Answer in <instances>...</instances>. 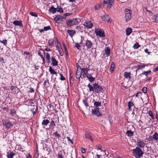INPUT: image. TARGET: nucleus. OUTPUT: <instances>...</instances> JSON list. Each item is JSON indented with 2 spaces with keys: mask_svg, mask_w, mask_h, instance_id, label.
Listing matches in <instances>:
<instances>
[{
  "mask_svg": "<svg viewBox=\"0 0 158 158\" xmlns=\"http://www.w3.org/2000/svg\"><path fill=\"white\" fill-rule=\"evenodd\" d=\"M92 113L98 116H101L102 114L99 111V109L98 108H95L94 110H92Z\"/></svg>",
  "mask_w": 158,
  "mask_h": 158,
  "instance_id": "0eeeda50",
  "label": "nucleus"
},
{
  "mask_svg": "<svg viewBox=\"0 0 158 158\" xmlns=\"http://www.w3.org/2000/svg\"><path fill=\"white\" fill-rule=\"evenodd\" d=\"M153 138L156 141L158 140V133L156 132H155L154 134L153 135Z\"/></svg>",
  "mask_w": 158,
  "mask_h": 158,
  "instance_id": "c85d7f7f",
  "label": "nucleus"
},
{
  "mask_svg": "<svg viewBox=\"0 0 158 158\" xmlns=\"http://www.w3.org/2000/svg\"><path fill=\"white\" fill-rule=\"evenodd\" d=\"M72 14L71 13H66V14H64L63 16V17H65V18H66V17L67 16H69L70 15H71Z\"/></svg>",
  "mask_w": 158,
  "mask_h": 158,
  "instance_id": "052dcab7",
  "label": "nucleus"
},
{
  "mask_svg": "<svg viewBox=\"0 0 158 158\" xmlns=\"http://www.w3.org/2000/svg\"><path fill=\"white\" fill-rule=\"evenodd\" d=\"M142 90L143 93H145L147 92V88L146 87H144L142 89Z\"/></svg>",
  "mask_w": 158,
  "mask_h": 158,
  "instance_id": "6e6d98bb",
  "label": "nucleus"
},
{
  "mask_svg": "<svg viewBox=\"0 0 158 158\" xmlns=\"http://www.w3.org/2000/svg\"><path fill=\"white\" fill-rule=\"evenodd\" d=\"M67 32L71 37L76 33L75 31L73 30H68Z\"/></svg>",
  "mask_w": 158,
  "mask_h": 158,
  "instance_id": "393cba45",
  "label": "nucleus"
},
{
  "mask_svg": "<svg viewBox=\"0 0 158 158\" xmlns=\"http://www.w3.org/2000/svg\"><path fill=\"white\" fill-rule=\"evenodd\" d=\"M44 30L45 31H48V30H51V28L50 26L45 27H44Z\"/></svg>",
  "mask_w": 158,
  "mask_h": 158,
  "instance_id": "3c124183",
  "label": "nucleus"
},
{
  "mask_svg": "<svg viewBox=\"0 0 158 158\" xmlns=\"http://www.w3.org/2000/svg\"><path fill=\"white\" fill-rule=\"evenodd\" d=\"M46 54V60L48 63H49L50 62V55L48 53H47Z\"/></svg>",
  "mask_w": 158,
  "mask_h": 158,
  "instance_id": "2f4dec72",
  "label": "nucleus"
},
{
  "mask_svg": "<svg viewBox=\"0 0 158 158\" xmlns=\"http://www.w3.org/2000/svg\"><path fill=\"white\" fill-rule=\"evenodd\" d=\"M145 66L146 65L144 64H143L142 65H139L136 66V68H137L136 71H137V70H138L139 69H142V68L145 67Z\"/></svg>",
  "mask_w": 158,
  "mask_h": 158,
  "instance_id": "473e14b6",
  "label": "nucleus"
},
{
  "mask_svg": "<svg viewBox=\"0 0 158 158\" xmlns=\"http://www.w3.org/2000/svg\"><path fill=\"white\" fill-rule=\"evenodd\" d=\"M48 44L49 46L52 47L54 45V40H49Z\"/></svg>",
  "mask_w": 158,
  "mask_h": 158,
  "instance_id": "37998d69",
  "label": "nucleus"
},
{
  "mask_svg": "<svg viewBox=\"0 0 158 158\" xmlns=\"http://www.w3.org/2000/svg\"><path fill=\"white\" fill-rule=\"evenodd\" d=\"M73 20H74V22H75V24H77V23L79 22L80 21V19H78V18H76L75 19H73Z\"/></svg>",
  "mask_w": 158,
  "mask_h": 158,
  "instance_id": "864d4df0",
  "label": "nucleus"
},
{
  "mask_svg": "<svg viewBox=\"0 0 158 158\" xmlns=\"http://www.w3.org/2000/svg\"><path fill=\"white\" fill-rule=\"evenodd\" d=\"M49 71L52 74H56V72L53 69H52V67L51 66H50L49 67Z\"/></svg>",
  "mask_w": 158,
  "mask_h": 158,
  "instance_id": "7c9ffc66",
  "label": "nucleus"
},
{
  "mask_svg": "<svg viewBox=\"0 0 158 158\" xmlns=\"http://www.w3.org/2000/svg\"><path fill=\"white\" fill-rule=\"evenodd\" d=\"M94 105L97 108L98 106H101V103L99 102H95L94 103Z\"/></svg>",
  "mask_w": 158,
  "mask_h": 158,
  "instance_id": "58836bf2",
  "label": "nucleus"
},
{
  "mask_svg": "<svg viewBox=\"0 0 158 158\" xmlns=\"http://www.w3.org/2000/svg\"><path fill=\"white\" fill-rule=\"evenodd\" d=\"M58 156L59 158H63L62 155L60 153H58Z\"/></svg>",
  "mask_w": 158,
  "mask_h": 158,
  "instance_id": "338daca9",
  "label": "nucleus"
},
{
  "mask_svg": "<svg viewBox=\"0 0 158 158\" xmlns=\"http://www.w3.org/2000/svg\"><path fill=\"white\" fill-rule=\"evenodd\" d=\"M149 115L153 119H154V116L152 114V113L151 110H149L148 112Z\"/></svg>",
  "mask_w": 158,
  "mask_h": 158,
  "instance_id": "49530a36",
  "label": "nucleus"
},
{
  "mask_svg": "<svg viewBox=\"0 0 158 158\" xmlns=\"http://www.w3.org/2000/svg\"><path fill=\"white\" fill-rule=\"evenodd\" d=\"M60 79L61 81H64L65 80V77L63 76L62 74L61 73L60 74Z\"/></svg>",
  "mask_w": 158,
  "mask_h": 158,
  "instance_id": "de8ad7c7",
  "label": "nucleus"
},
{
  "mask_svg": "<svg viewBox=\"0 0 158 158\" xmlns=\"http://www.w3.org/2000/svg\"><path fill=\"white\" fill-rule=\"evenodd\" d=\"M66 18L63 17V16H61L60 15H57L54 19L55 21L57 23H60L62 21L63 19H65Z\"/></svg>",
  "mask_w": 158,
  "mask_h": 158,
  "instance_id": "39448f33",
  "label": "nucleus"
},
{
  "mask_svg": "<svg viewBox=\"0 0 158 158\" xmlns=\"http://www.w3.org/2000/svg\"><path fill=\"white\" fill-rule=\"evenodd\" d=\"M83 102L84 105L86 106H88V99L86 98H85L83 100Z\"/></svg>",
  "mask_w": 158,
  "mask_h": 158,
  "instance_id": "4c0bfd02",
  "label": "nucleus"
},
{
  "mask_svg": "<svg viewBox=\"0 0 158 158\" xmlns=\"http://www.w3.org/2000/svg\"><path fill=\"white\" fill-rule=\"evenodd\" d=\"M95 33L97 36L100 37L105 36V33L104 30L102 29H98L95 30Z\"/></svg>",
  "mask_w": 158,
  "mask_h": 158,
  "instance_id": "7ed1b4c3",
  "label": "nucleus"
},
{
  "mask_svg": "<svg viewBox=\"0 0 158 158\" xmlns=\"http://www.w3.org/2000/svg\"><path fill=\"white\" fill-rule=\"evenodd\" d=\"M30 14L32 16H33L35 17H37L38 16L37 15L35 12H31L30 13Z\"/></svg>",
  "mask_w": 158,
  "mask_h": 158,
  "instance_id": "a18cd8bd",
  "label": "nucleus"
},
{
  "mask_svg": "<svg viewBox=\"0 0 158 158\" xmlns=\"http://www.w3.org/2000/svg\"><path fill=\"white\" fill-rule=\"evenodd\" d=\"M27 158H32V156L30 154L28 153L27 155Z\"/></svg>",
  "mask_w": 158,
  "mask_h": 158,
  "instance_id": "774afa93",
  "label": "nucleus"
},
{
  "mask_svg": "<svg viewBox=\"0 0 158 158\" xmlns=\"http://www.w3.org/2000/svg\"><path fill=\"white\" fill-rule=\"evenodd\" d=\"M115 67V65L114 62H112L110 65V71L111 73H112L114 71Z\"/></svg>",
  "mask_w": 158,
  "mask_h": 158,
  "instance_id": "4be33fe9",
  "label": "nucleus"
},
{
  "mask_svg": "<svg viewBox=\"0 0 158 158\" xmlns=\"http://www.w3.org/2000/svg\"><path fill=\"white\" fill-rule=\"evenodd\" d=\"M153 19L154 20V22L158 23V14L153 17Z\"/></svg>",
  "mask_w": 158,
  "mask_h": 158,
  "instance_id": "e433bc0d",
  "label": "nucleus"
},
{
  "mask_svg": "<svg viewBox=\"0 0 158 158\" xmlns=\"http://www.w3.org/2000/svg\"><path fill=\"white\" fill-rule=\"evenodd\" d=\"M103 6L102 5H101L99 4H97L95 6V10H98L100 9V8H102Z\"/></svg>",
  "mask_w": 158,
  "mask_h": 158,
  "instance_id": "c9c22d12",
  "label": "nucleus"
},
{
  "mask_svg": "<svg viewBox=\"0 0 158 158\" xmlns=\"http://www.w3.org/2000/svg\"><path fill=\"white\" fill-rule=\"evenodd\" d=\"M64 49H65V53L66 55H68V52L67 50V48H66V46H65V45H64Z\"/></svg>",
  "mask_w": 158,
  "mask_h": 158,
  "instance_id": "69168bd1",
  "label": "nucleus"
},
{
  "mask_svg": "<svg viewBox=\"0 0 158 158\" xmlns=\"http://www.w3.org/2000/svg\"><path fill=\"white\" fill-rule=\"evenodd\" d=\"M132 12L131 10H129L127 9L125 10V20L126 22L128 21L130 19L131 17V12Z\"/></svg>",
  "mask_w": 158,
  "mask_h": 158,
  "instance_id": "f03ea898",
  "label": "nucleus"
},
{
  "mask_svg": "<svg viewBox=\"0 0 158 158\" xmlns=\"http://www.w3.org/2000/svg\"><path fill=\"white\" fill-rule=\"evenodd\" d=\"M75 22H74V20L71 19H67L66 20V24L68 27H70L74 25L75 24Z\"/></svg>",
  "mask_w": 158,
  "mask_h": 158,
  "instance_id": "1a4fd4ad",
  "label": "nucleus"
},
{
  "mask_svg": "<svg viewBox=\"0 0 158 158\" xmlns=\"http://www.w3.org/2000/svg\"><path fill=\"white\" fill-rule=\"evenodd\" d=\"M2 122L3 124L4 125L6 126L7 125V124L8 122H7L5 120H2Z\"/></svg>",
  "mask_w": 158,
  "mask_h": 158,
  "instance_id": "680f3d73",
  "label": "nucleus"
},
{
  "mask_svg": "<svg viewBox=\"0 0 158 158\" xmlns=\"http://www.w3.org/2000/svg\"><path fill=\"white\" fill-rule=\"evenodd\" d=\"M132 152L136 158H139L142 156L143 153L142 150L138 147L132 150Z\"/></svg>",
  "mask_w": 158,
  "mask_h": 158,
  "instance_id": "f257e3e1",
  "label": "nucleus"
},
{
  "mask_svg": "<svg viewBox=\"0 0 158 158\" xmlns=\"http://www.w3.org/2000/svg\"><path fill=\"white\" fill-rule=\"evenodd\" d=\"M151 73V71L149 70L148 71L144 72V73H142L140 75H143V74H144L147 76H148V74H150Z\"/></svg>",
  "mask_w": 158,
  "mask_h": 158,
  "instance_id": "79ce46f5",
  "label": "nucleus"
},
{
  "mask_svg": "<svg viewBox=\"0 0 158 158\" xmlns=\"http://www.w3.org/2000/svg\"><path fill=\"white\" fill-rule=\"evenodd\" d=\"M51 60L52 64L53 66H55L58 65V62L54 57H52Z\"/></svg>",
  "mask_w": 158,
  "mask_h": 158,
  "instance_id": "5701e85b",
  "label": "nucleus"
},
{
  "mask_svg": "<svg viewBox=\"0 0 158 158\" xmlns=\"http://www.w3.org/2000/svg\"><path fill=\"white\" fill-rule=\"evenodd\" d=\"M93 87H94V91L96 93H99L100 92L103 91V89L102 86L98 85V84H94Z\"/></svg>",
  "mask_w": 158,
  "mask_h": 158,
  "instance_id": "20e7f679",
  "label": "nucleus"
},
{
  "mask_svg": "<svg viewBox=\"0 0 158 158\" xmlns=\"http://www.w3.org/2000/svg\"><path fill=\"white\" fill-rule=\"evenodd\" d=\"M13 24L16 26H21L23 27V25L22 23V21L15 20L13 22Z\"/></svg>",
  "mask_w": 158,
  "mask_h": 158,
  "instance_id": "9b49d317",
  "label": "nucleus"
},
{
  "mask_svg": "<svg viewBox=\"0 0 158 158\" xmlns=\"http://www.w3.org/2000/svg\"><path fill=\"white\" fill-rule=\"evenodd\" d=\"M126 134L127 136L129 137H131L133 136L134 133L131 131L127 130L126 132Z\"/></svg>",
  "mask_w": 158,
  "mask_h": 158,
  "instance_id": "c756f323",
  "label": "nucleus"
},
{
  "mask_svg": "<svg viewBox=\"0 0 158 158\" xmlns=\"http://www.w3.org/2000/svg\"><path fill=\"white\" fill-rule=\"evenodd\" d=\"M87 77L91 82H93L95 79V77H93L90 74H88Z\"/></svg>",
  "mask_w": 158,
  "mask_h": 158,
  "instance_id": "4468645a",
  "label": "nucleus"
},
{
  "mask_svg": "<svg viewBox=\"0 0 158 158\" xmlns=\"http://www.w3.org/2000/svg\"><path fill=\"white\" fill-rule=\"evenodd\" d=\"M85 136L86 138L90 139L92 142L93 141V139L92 138L90 133L88 132H85Z\"/></svg>",
  "mask_w": 158,
  "mask_h": 158,
  "instance_id": "2eb2a0df",
  "label": "nucleus"
},
{
  "mask_svg": "<svg viewBox=\"0 0 158 158\" xmlns=\"http://www.w3.org/2000/svg\"><path fill=\"white\" fill-rule=\"evenodd\" d=\"M84 26L88 28H91L93 26V24L91 22L88 21L85 23Z\"/></svg>",
  "mask_w": 158,
  "mask_h": 158,
  "instance_id": "f8f14e48",
  "label": "nucleus"
},
{
  "mask_svg": "<svg viewBox=\"0 0 158 158\" xmlns=\"http://www.w3.org/2000/svg\"><path fill=\"white\" fill-rule=\"evenodd\" d=\"M148 140L149 141H153L154 139V138H153V136H150L148 139Z\"/></svg>",
  "mask_w": 158,
  "mask_h": 158,
  "instance_id": "e2e57ef3",
  "label": "nucleus"
},
{
  "mask_svg": "<svg viewBox=\"0 0 158 158\" xmlns=\"http://www.w3.org/2000/svg\"><path fill=\"white\" fill-rule=\"evenodd\" d=\"M82 44L80 42L78 43H75V47L79 50H81V49Z\"/></svg>",
  "mask_w": 158,
  "mask_h": 158,
  "instance_id": "a878e982",
  "label": "nucleus"
},
{
  "mask_svg": "<svg viewBox=\"0 0 158 158\" xmlns=\"http://www.w3.org/2000/svg\"><path fill=\"white\" fill-rule=\"evenodd\" d=\"M80 69L81 70L83 78H84L87 77V75L89 74L88 72L89 70V69L87 68H84L81 69L80 68Z\"/></svg>",
  "mask_w": 158,
  "mask_h": 158,
  "instance_id": "423d86ee",
  "label": "nucleus"
},
{
  "mask_svg": "<svg viewBox=\"0 0 158 158\" xmlns=\"http://www.w3.org/2000/svg\"><path fill=\"white\" fill-rule=\"evenodd\" d=\"M105 54L107 56H109L110 54V49L109 47L106 48L104 49Z\"/></svg>",
  "mask_w": 158,
  "mask_h": 158,
  "instance_id": "6ab92c4d",
  "label": "nucleus"
},
{
  "mask_svg": "<svg viewBox=\"0 0 158 158\" xmlns=\"http://www.w3.org/2000/svg\"><path fill=\"white\" fill-rule=\"evenodd\" d=\"M108 117H109V122L110 124H111L113 122L112 118H111V116L109 115V116Z\"/></svg>",
  "mask_w": 158,
  "mask_h": 158,
  "instance_id": "0e129e2a",
  "label": "nucleus"
},
{
  "mask_svg": "<svg viewBox=\"0 0 158 158\" xmlns=\"http://www.w3.org/2000/svg\"><path fill=\"white\" fill-rule=\"evenodd\" d=\"M128 110H131V107L132 106H134V104L133 102L131 101L129 102H128Z\"/></svg>",
  "mask_w": 158,
  "mask_h": 158,
  "instance_id": "f704fd0d",
  "label": "nucleus"
},
{
  "mask_svg": "<svg viewBox=\"0 0 158 158\" xmlns=\"http://www.w3.org/2000/svg\"><path fill=\"white\" fill-rule=\"evenodd\" d=\"M58 41V40H56L55 41V44L57 49L60 48L61 47L60 44Z\"/></svg>",
  "mask_w": 158,
  "mask_h": 158,
  "instance_id": "bb28decb",
  "label": "nucleus"
},
{
  "mask_svg": "<svg viewBox=\"0 0 158 158\" xmlns=\"http://www.w3.org/2000/svg\"><path fill=\"white\" fill-rule=\"evenodd\" d=\"M127 35H129L132 31V29L130 27L127 28L126 30Z\"/></svg>",
  "mask_w": 158,
  "mask_h": 158,
  "instance_id": "cd10ccee",
  "label": "nucleus"
},
{
  "mask_svg": "<svg viewBox=\"0 0 158 158\" xmlns=\"http://www.w3.org/2000/svg\"><path fill=\"white\" fill-rule=\"evenodd\" d=\"M82 75L81 72V71H78V68L77 69L76 73V77L77 78L79 79Z\"/></svg>",
  "mask_w": 158,
  "mask_h": 158,
  "instance_id": "412c9836",
  "label": "nucleus"
},
{
  "mask_svg": "<svg viewBox=\"0 0 158 158\" xmlns=\"http://www.w3.org/2000/svg\"><path fill=\"white\" fill-rule=\"evenodd\" d=\"M137 144L138 146L141 148H143L145 145V143L140 140H138Z\"/></svg>",
  "mask_w": 158,
  "mask_h": 158,
  "instance_id": "ddd939ff",
  "label": "nucleus"
},
{
  "mask_svg": "<svg viewBox=\"0 0 158 158\" xmlns=\"http://www.w3.org/2000/svg\"><path fill=\"white\" fill-rule=\"evenodd\" d=\"M88 86L89 88V91H93L94 92V87H93V86H92L89 83L88 85Z\"/></svg>",
  "mask_w": 158,
  "mask_h": 158,
  "instance_id": "72a5a7b5",
  "label": "nucleus"
},
{
  "mask_svg": "<svg viewBox=\"0 0 158 158\" xmlns=\"http://www.w3.org/2000/svg\"><path fill=\"white\" fill-rule=\"evenodd\" d=\"M114 1V0H104V3L107 4V7L110 8L112 6Z\"/></svg>",
  "mask_w": 158,
  "mask_h": 158,
  "instance_id": "6e6552de",
  "label": "nucleus"
},
{
  "mask_svg": "<svg viewBox=\"0 0 158 158\" xmlns=\"http://www.w3.org/2000/svg\"><path fill=\"white\" fill-rule=\"evenodd\" d=\"M10 110V114L14 115L15 114V111L14 110Z\"/></svg>",
  "mask_w": 158,
  "mask_h": 158,
  "instance_id": "5fc2aeb1",
  "label": "nucleus"
},
{
  "mask_svg": "<svg viewBox=\"0 0 158 158\" xmlns=\"http://www.w3.org/2000/svg\"><path fill=\"white\" fill-rule=\"evenodd\" d=\"M12 126L13 124L8 122L7 124V125L6 126V127L8 128H10Z\"/></svg>",
  "mask_w": 158,
  "mask_h": 158,
  "instance_id": "09e8293b",
  "label": "nucleus"
},
{
  "mask_svg": "<svg viewBox=\"0 0 158 158\" xmlns=\"http://www.w3.org/2000/svg\"><path fill=\"white\" fill-rule=\"evenodd\" d=\"M59 52L60 55V56H62L64 55V52L63 51V50L60 47V48L58 49H57Z\"/></svg>",
  "mask_w": 158,
  "mask_h": 158,
  "instance_id": "a19ab883",
  "label": "nucleus"
},
{
  "mask_svg": "<svg viewBox=\"0 0 158 158\" xmlns=\"http://www.w3.org/2000/svg\"><path fill=\"white\" fill-rule=\"evenodd\" d=\"M54 134L55 135L56 137H57L58 138L60 137V136L59 134L57 133V131L54 133Z\"/></svg>",
  "mask_w": 158,
  "mask_h": 158,
  "instance_id": "bf43d9fd",
  "label": "nucleus"
},
{
  "mask_svg": "<svg viewBox=\"0 0 158 158\" xmlns=\"http://www.w3.org/2000/svg\"><path fill=\"white\" fill-rule=\"evenodd\" d=\"M6 42H7V40H0V42L3 44H4L5 45H6L7 44V43H6Z\"/></svg>",
  "mask_w": 158,
  "mask_h": 158,
  "instance_id": "13d9d810",
  "label": "nucleus"
},
{
  "mask_svg": "<svg viewBox=\"0 0 158 158\" xmlns=\"http://www.w3.org/2000/svg\"><path fill=\"white\" fill-rule=\"evenodd\" d=\"M38 54L42 58L44 63L45 52L42 49H40L38 51Z\"/></svg>",
  "mask_w": 158,
  "mask_h": 158,
  "instance_id": "9d476101",
  "label": "nucleus"
},
{
  "mask_svg": "<svg viewBox=\"0 0 158 158\" xmlns=\"http://www.w3.org/2000/svg\"><path fill=\"white\" fill-rule=\"evenodd\" d=\"M73 76H72V73H71V74H70V83H71L72 82V81L73 82Z\"/></svg>",
  "mask_w": 158,
  "mask_h": 158,
  "instance_id": "4d7b16f0",
  "label": "nucleus"
},
{
  "mask_svg": "<svg viewBox=\"0 0 158 158\" xmlns=\"http://www.w3.org/2000/svg\"><path fill=\"white\" fill-rule=\"evenodd\" d=\"M131 73H130L127 72H125L124 73V77L126 79H130L131 78Z\"/></svg>",
  "mask_w": 158,
  "mask_h": 158,
  "instance_id": "aec40b11",
  "label": "nucleus"
},
{
  "mask_svg": "<svg viewBox=\"0 0 158 158\" xmlns=\"http://www.w3.org/2000/svg\"><path fill=\"white\" fill-rule=\"evenodd\" d=\"M50 125L52 127H55L56 126V124L55 123V122L54 121L52 120L50 123Z\"/></svg>",
  "mask_w": 158,
  "mask_h": 158,
  "instance_id": "603ef678",
  "label": "nucleus"
},
{
  "mask_svg": "<svg viewBox=\"0 0 158 158\" xmlns=\"http://www.w3.org/2000/svg\"><path fill=\"white\" fill-rule=\"evenodd\" d=\"M81 151L82 153H85L86 152V150L85 148L83 147H81Z\"/></svg>",
  "mask_w": 158,
  "mask_h": 158,
  "instance_id": "8fccbe9b",
  "label": "nucleus"
},
{
  "mask_svg": "<svg viewBox=\"0 0 158 158\" xmlns=\"http://www.w3.org/2000/svg\"><path fill=\"white\" fill-rule=\"evenodd\" d=\"M49 123V121L48 119H44L42 123L43 126H47Z\"/></svg>",
  "mask_w": 158,
  "mask_h": 158,
  "instance_id": "b1692460",
  "label": "nucleus"
},
{
  "mask_svg": "<svg viewBox=\"0 0 158 158\" xmlns=\"http://www.w3.org/2000/svg\"><path fill=\"white\" fill-rule=\"evenodd\" d=\"M56 8H54L53 6H52L48 10L49 12L52 13L53 14L55 13L56 12Z\"/></svg>",
  "mask_w": 158,
  "mask_h": 158,
  "instance_id": "f3484780",
  "label": "nucleus"
},
{
  "mask_svg": "<svg viewBox=\"0 0 158 158\" xmlns=\"http://www.w3.org/2000/svg\"><path fill=\"white\" fill-rule=\"evenodd\" d=\"M56 9V11L59 12L63 13V10L62 8L61 7H58Z\"/></svg>",
  "mask_w": 158,
  "mask_h": 158,
  "instance_id": "ea45409f",
  "label": "nucleus"
},
{
  "mask_svg": "<svg viewBox=\"0 0 158 158\" xmlns=\"http://www.w3.org/2000/svg\"><path fill=\"white\" fill-rule=\"evenodd\" d=\"M86 46L88 48H91L93 45L92 43L89 40H87L85 43Z\"/></svg>",
  "mask_w": 158,
  "mask_h": 158,
  "instance_id": "a211bd4d",
  "label": "nucleus"
},
{
  "mask_svg": "<svg viewBox=\"0 0 158 158\" xmlns=\"http://www.w3.org/2000/svg\"><path fill=\"white\" fill-rule=\"evenodd\" d=\"M140 46L139 45V43L136 42V43L134 44L133 47L134 49H137Z\"/></svg>",
  "mask_w": 158,
  "mask_h": 158,
  "instance_id": "c03bdc74",
  "label": "nucleus"
},
{
  "mask_svg": "<svg viewBox=\"0 0 158 158\" xmlns=\"http://www.w3.org/2000/svg\"><path fill=\"white\" fill-rule=\"evenodd\" d=\"M15 155V153L11 151H9L6 155L8 158H12L13 156Z\"/></svg>",
  "mask_w": 158,
  "mask_h": 158,
  "instance_id": "dca6fc26",
  "label": "nucleus"
}]
</instances>
